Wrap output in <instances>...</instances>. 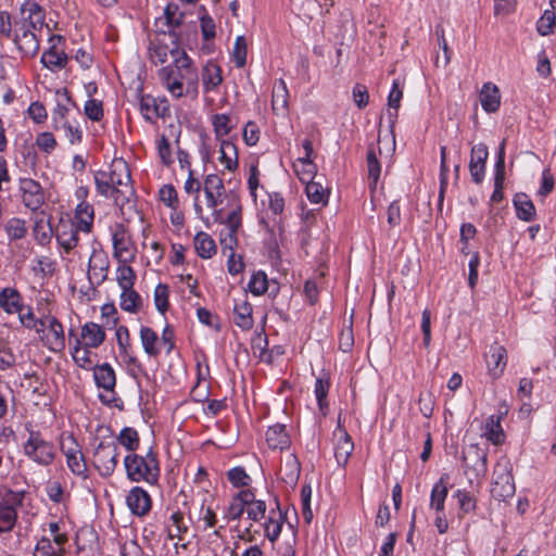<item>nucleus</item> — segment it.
Listing matches in <instances>:
<instances>
[{"mask_svg": "<svg viewBox=\"0 0 556 556\" xmlns=\"http://www.w3.org/2000/svg\"><path fill=\"white\" fill-rule=\"evenodd\" d=\"M93 380L98 389L114 392L116 387V374L109 363L96 364L92 369Z\"/></svg>", "mask_w": 556, "mask_h": 556, "instance_id": "obj_21", "label": "nucleus"}, {"mask_svg": "<svg viewBox=\"0 0 556 556\" xmlns=\"http://www.w3.org/2000/svg\"><path fill=\"white\" fill-rule=\"evenodd\" d=\"M173 47H169L163 40L153 39L149 45V56L152 63L163 64L167 61L168 55L174 59L179 55L184 50H179L175 38L172 39Z\"/></svg>", "mask_w": 556, "mask_h": 556, "instance_id": "obj_18", "label": "nucleus"}, {"mask_svg": "<svg viewBox=\"0 0 556 556\" xmlns=\"http://www.w3.org/2000/svg\"><path fill=\"white\" fill-rule=\"evenodd\" d=\"M119 448L116 442H100L93 453V466L102 477H110L118 464Z\"/></svg>", "mask_w": 556, "mask_h": 556, "instance_id": "obj_6", "label": "nucleus"}, {"mask_svg": "<svg viewBox=\"0 0 556 556\" xmlns=\"http://www.w3.org/2000/svg\"><path fill=\"white\" fill-rule=\"evenodd\" d=\"M228 480L236 488L249 486L251 477L242 467H235L227 472Z\"/></svg>", "mask_w": 556, "mask_h": 556, "instance_id": "obj_58", "label": "nucleus"}, {"mask_svg": "<svg viewBox=\"0 0 556 556\" xmlns=\"http://www.w3.org/2000/svg\"><path fill=\"white\" fill-rule=\"evenodd\" d=\"M121 307L128 313H137L142 306V299L131 287L130 289H121Z\"/></svg>", "mask_w": 556, "mask_h": 556, "instance_id": "obj_44", "label": "nucleus"}, {"mask_svg": "<svg viewBox=\"0 0 556 556\" xmlns=\"http://www.w3.org/2000/svg\"><path fill=\"white\" fill-rule=\"evenodd\" d=\"M201 77L204 92L216 91L223 83L222 68L212 61L203 66Z\"/></svg>", "mask_w": 556, "mask_h": 556, "instance_id": "obj_30", "label": "nucleus"}, {"mask_svg": "<svg viewBox=\"0 0 556 556\" xmlns=\"http://www.w3.org/2000/svg\"><path fill=\"white\" fill-rule=\"evenodd\" d=\"M194 250L201 258H211L217 248L214 239L204 231H199L193 239Z\"/></svg>", "mask_w": 556, "mask_h": 556, "instance_id": "obj_35", "label": "nucleus"}, {"mask_svg": "<svg viewBox=\"0 0 556 556\" xmlns=\"http://www.w3.org/2000/svg\"><path fill=\"white\" fill-rule=\"evenodd\" d=\"M556 16L553 11L546 10L536 23L538 33L542 36H547L553 33Z\"/></svg>", "mask_w": 556, "mask_h": 556, "instance_id": "obj_59", "label": "nucleus"}, {"mask_svg": "<svg viewBox=\"0 0 556 556\" xmlns=\"http://www.w3.org/2000/svg\"><path fill=\"white\" fill-rule=\"evenodd\" d=\"M139 108L143 118L151 123L157 118L165 119L170 115V108L166 98H154L150 94H142L140 97Z\"/></svg>", "mask_w": 556, "mask_h": 556, "instance_id": "obj_8", "label": "nucleus"}, {"mask_svg": "<svg viewBox=\"0 0 556 556\" xmlns=\"http://www.w3.org/2000/svg\"><path fill=\"white\" fill-rule=\"evenodd\" d=\"M233 200L232 208L230 213L227 215V217H224L222 214V220H214L215 223L225 225L227 227V230H230L232 232H238L239 228L242 224V206L240 204L239 199L236 197L233 192L230 193Z\"/></svg>", "mask_w": 556, "mask_h": 556, "instance_id": "obj_38", "label": "nucleus"}, {"mask_svg": "<svg viewBox=\"0 0 556 556\" xmlns=\"http://www.w3.org/2000/svg\"><path fill=\"white\" fill-rule=\"evenodd\" d=\"M115 336L121 354L128 356V362L136 365L141 371H143L141 365L137 362V358L129 355V349L131 348V344L128 328L126 326L117 327Z\"/></svg>", "mask_w": 556, "mask_h": 556, "instance_id": "obj_46", "label": "nucleus"}, {"mask_svg": "<svg viewBox=\"0 0 556 556\" xmlns=\"http://www.w3.org/2000/svg\"><path fill=\"white\" fill-rule=\"evenodd\" d=\"M58 94L64 99L65 103L61 100H58L56 106L52 112V124L55 130H60V126L65 125V123L68 122L67 113L70 109L67 106V103L72 101L67 89H63V91L58 92Z\"/></svg>", "mask_w": 556, "mask_h": 556, "instance_id": "obj_42", "label": "nucleus"}, {"mask_svg": "<svg viewBox=\"0 0 556 556\" xmlns=\"http://www.w3.org/2000/svg\"><path fill=\"white\" fill-rule=\"evenodd\" d=\"M94 210L91 204L81 201L75 208L74 225L81 230V232L90 233L93 226Z\"/></svg>", "mask_w": 556, "mask_h": 556, "instance_id": "obj_28", "label": "nucleus"}, {"mask_svg": "<svg viewBox=\"0 0 556 556\" xmlns=\"http://www.w3.org/2000/svg\"><path fill=\"white\" fill-rule=\"evenodd\" d=\"M233 60L237 67H243L247 63V41L244 37L238 36L233 47Z\"/></svg>", "mask_w": 556, "mask_h": 556, "instance_id": "obj_64", "label": "nucleus"}, {"mask_svg": "<svg viewBox=\"0 0 556 556\" xmlns=\"http://www.w3.org/2000/svg\"><path fill=\"white\" fill-rule=\"evenodd\" d=\"M331 382L327 374H323L315 381L314 393L317 400L318 409L323 416L329 412V403L327 400Z\"/></svg>", "mask_w": 556, "mask_h": 556, "instance_id": "obj_33", "label": "nucleus"}, {"mask_svg": "<svg viewBox=\"0 0 556 556\" xmlns=\"http://www.w3.org/2000/svg\"><path fill=\"white\" fill-rule=\"evenodd\" d=\"M213 127L216 137L220 139L231 130L230 118L226 114H216L213 116Z\"/></svg>", "mask_w": 556, "mask_h": 556, "instance_id": "obj_63", "label": "nucleus"}, {"mask_svg": "<svg viewBox=\"0 0 556 556\" xmlns=\"http://www.w3.org/2000/svg\"><path fill=\"white\" fill-rule=\"evenodd\" d=\"M45 20L42 7L35 0H25L20 7V20L15 22V26L42 29Z\"/></svg>", "mask_w": 556, "mask_h": 556, "instance_id": "obj_9", "label": "nucleus"}, {"mask_svg": "<svg viewBox=\"0 0 556 556\" xmlns=\"http://www.w3.org/2000/svg\"><path fill=\"white\" fill-rule=\"evenodd\" d=\"M122 444L129 452L135 453L139 446V435L134 428H124L117 437V445Z\"/></svg>", "mask_w": 556, "mask_h": 556, "instance_id": "obj_53", "label": "nucleus"}, {"mask_svg": "<svg viewBox=\"0 0 556 556\" xmlns=\"http://www.w3.org/2000/svg\"><path fill=\"white\" fill-rule=\"evenodd\" d=\"M293 168L300 180L303 182L315 178L317 170L314 162H302L298 160L294 162Z\"/></svg>", "mask_w": 556, "mask_h": 556, "instance_id": "obj_56", "label": "nucleus"}, {"mask_svg": "<svg viewBox=\"0 0 556 556\" xmlns=\"http://www.w3.org/2000/svg\"><path fill=\"white\" fill-rule=\"evenodd\" d=\"M0 307L7 314H16L25 308L23 296L17 289L7 287L0 291Z\"/></svg>", "mask_w": 556, "mask_h": 556, "instance_id": "obj_26", "label": "nucleus"}, {"mask_svg": "<svg viewBox=\"0 0 556 556\" xmlns=\"http://www.w3.org/2000/svg\"><path fill=\"white\" fill-rule=\"evenodd\" d=\"M454 496L457 498L459 509L464 514H469L476 509V500L470 492L466 490H457Z\"/></svg>", "mask_w": 556, "mask_h": 556, "instance_id": "obj_60", "label": "nucleus"}, {"mask_svg": "<svg viewBox=\"0 0 556 556\" xmlns=\"http://www.w3.org/2000/svg\"><path fill=\"white\" fill-rule=\"evenodd\" d=\"M127 478L132 482L156 484L161 469L157 453L150 447L146 454L129 453L124 458Z\"/></svg>", "mask_w": 556, "mask_h": 556, "instance_id": "obj_3", "label": "nucleus"}, {"mask_svg": "<svg viewBox=\"0 0 556 556\" xmlns=\"http://www.w3.org/2000/svg\"><path fill=\"white\" fill-rule=\"evenodd\" d=\"M305 192L308 200L312 203H323L326 204L328 202V190L323 186L320 181L315 180V178L305 182Z\"/></svg>", "mask_w": 556, "mask_h": 556, "instance_id": "obj_45", "label": "nucleus"}, {"mask_svg": "<svg viewBox=\"0 0 556 556\" xmlns=\"http://www.w3.org/2000/svg\"><path fill=\"white\" fill-rule=\"evenodd\" d=\"M60 450L65 458L83 453L79 443L72 433L63 432L59 438Z\"/></svg>", "mask_w": 556, "mask_h": 556, "instance_id": "obj_50", "label": "nucleus"}, {"mask_svg": "<svg viewBox=\"0 0 556 556\" xmlns=\"http://www.w3.org/2000/svg\"><path fill=\"white\" fill-rule=\"evenodd\" d=\"M505 140H503L500 144L496 162L494 166L495 175H494V190L491 195L492 203H498L503 200V189L505 181Z\"/></svg>", "mask_w": 556, "mask_h": 556, "instance_id": "obj_19", "label": "nucleus"}, {"mask_svg": "<svg viewBox=\"0 0 556 556\" xmlns=\"http://www.w3.org/2000/svg\"><path fill=\"white\" fill-rule=\"evenodd\" d=\"M170 525L167 526V536L173 540L181 539V534L187 532L188 527L184 525V516L180 511H174L169 518Z\"/></svg>", "mask_w": 556, "mask_h": 556, "instance_id": "obj_54", "label": "nucleus"}, {"mask_svg": "<svg viewBox=\"0 0 556 556\" xmlns=\"http://www.w3.org/2000/svg\"><path fill=\"white\" fill-rule=\"evenodd\" d=\"M91 348H87L86 345L81 344L80 340H76V344L71 351L72 358L74 363L85 369V370H92L96 364H93L92 361V353L90 351Z\"/></svg>", "mask_w": 556, "mask_h": 556, "instance_id": "obj_39", "label": "nucleus"}, {"mask_svg": "<svg viewBox=\"0 0 556 556\" xmlns=\"http://www.w3.org/2000/svg\"><path fill=\"white\" fill-rule=\"evenodd\" d=\"M137 275L129 263H119L116 269V280L121 289L134 287Z\"/></svg>", "mask_w": 556, "mask_h": 556, "instance_id": "obj_48", "label": "nucleus"}, {"mask_svg": "<svg viewBox=\"0 0 556 556\" xmlns=\"http://www.w3.org/2000/svg\"><path fill=\"white\" fill-rule=\"evenodd\" d=\"M33 232L38 244L43 247L50 243L53 235L50 223H46L42 218L35 222Z\"/></svg>", "mask_w": 556, "mask_h": 556, "instance_id": "obj_51", "label": "nucleus"}, {"mask_svg": "<svg viewBox=\"0 0 556 556\" xmlns=\"http://www.w3.org/2000/svg\"><path fill=\"white\" fill-rule=\"evenodd\" d=\"M252 305L244 295L243 299L235 300L233 323L242 330H250L253 325Z\"/></svg>", "mask_w": 556, "mask_h": 556, "instance_id": "obj_24", "label": "nucleus"}, {"mask_svg": "<svg viewBox=\"0 0 556 556\" xmlns=\"http://www.w3.org/2000/svg\"><path fill=\"white\" fill-rule=\"evenodd\" d=\"M81 230L74 225L72 220L61 219L55 228V238L58 244L64 250L65 253H70L79 242L78 233Z\"/></svg>", "mask_w": 556, "mask_h": 556, "instance_id": "obj_15", "label": "nucleus"}, {"mask_svg": "<svg viewBox=\"0 0 556 556\" xmlns=\"http://www.w3.org/2000/svg\"><path fill=\"white\" fill-rule=\"evenodd\" d=\"M514 206L517 217L525 222H531L535 217V207L526 193H517L514 197Z\"/></svg>", "mask_w": 556, "mask_h": 556, "instance_id": "obj_37", "label": "nucleus"}, {"mask_svg": "<svg viewBox=\"0 0 556 556\" xmlns=\"http://www.w3.org/2000/svg\"><path fill=\"white\" fill-rule=\"evenodd\" d=\"M276 508H270L267 520L264 523L265 536L274 543L277 541L281 533L282 525L285 521V515L280 509L279 502L276 498Z\"/></svg>", "mask_w": 556, "mask_h": 556, "instance_id": "obj_23", "label": "nucleus"}, {"mask_svg": "<svg viewBox=\"0 0 556 556\" xmlns=\"http://www.w3.org/2000/svg\"><path fill=\"white\" fill-rule=\"evenodd\" d=\"M164 17L169 27L176 28L181 25L184 14L179 12L177 4L168 3L164 9Z\"/></svg>", "mask_w": 556, "mask_h": 556, "instance_id": "obj_62", "label": "nucleus"}, {"mask_svg": "<svg viewBox=\"0 0 556 556\" xmlns=\"http://www.w3.org/2000/svg\"><path fill=\"white\" fill-rule=\"evenodd\" d=\"M488 155V148L484 143H478L471 149L469 172L472 180L478 185L483 181Z\"/></svg>", "mask_w": 556, "mask_h": 556, "instance_id": "obj_17", "label": "nucleus"}, {"mask_svg": "<svg viewBox=\"0 0 556 556\" xmlns=\"http://www.w3.org/2000/svg\"><path fill=\"white\" fill-rule=\"evenodd\" d=\"M110 261L102 250L93 249L88 262V279L91 283L100 286L108 278Z\"/></svg>", "mask_w": 556, "mask_h": 556, "instance_id": "obj_13", "label": "nucleus"}, {"mask_svg": "<svg viewBox=\"0 0 556 556\" xmlns=\"http://www.w3.org/2000/svg\"><path fill=\"white\" fill-rule=\"evenodd\" d=\"M515 494L514 478L508 471L496 473L492 483L491 495L498 501H506Z\"/></svg>", "mask_w": 556, "mask_h": 556, "instance_id": "obj_20", "label": "nucleus"}, {"mask_svg": "<svg viewBox=\"0 0 556 556\" xmlns=\"http://www.w3.org/2000/svg\"><path fill=\"white\" fill-rule=\"evenodd\" d=\"M489 374L494 378L501 377L506 367V350L503 345L494 343L485 355Z\"/></svg>", "mask_w": 556, "mask_h": 556, "instance_id": "obj_22", "label": "nucleus"}, {"mask_svg": "<svg viewBox=\"0 0 556 556\" xmlns=\"http://www.w3.org/2000/svg\"><path fill=\"white\" fill-rule=\"evenodd\" d=\"M446 476H442L439 481L434 483L430 495V507L437 513L444 511V503L447 496Z\"/></svg>", "mask_w": 556, "mask_h": 556, "instance_id": "obj_40", "label": "nucleus"}, {"mask_svg": "<svg viewBox=\"0 0 556 556\" xmlns=\"http://www.w3.org/2000/svg\"><path fill=\"white\" fill-rule=\"evenodd\" d=\"M140 341L147 355L150 357H157L160 355V338L152 328L148 326H142L140 328Z\"/></svg>", "mask_w": 556, "mask_h": 556, "instance_id": "obj_34", "label": "nucleus"}, {"mask_svg": "<svg viewBox=\"0 0 556 556\" xmlns=\"http://www.w3.org/2000/svg\"><path fill=\"white\" fill-rule=\"evenodd\" d=\"M22 201L30 211L39 210L45 203V193L40 184L31 178L20 179Z\"/></svg>", "mask_w": 556, "mask_h": 556, "instance_id": "obj_11", "label": "nucleus"}, {"mask_svg": "<svg viewBox=\"0 0 556 556\" xmlns=\"http://www.w3.org/2000/svg\"><path fill=\"white\" fill-rule=\"evenodd\" d=\"M28 438L23 444V453L31 462L39 466H50L56 457V448L53 442L43 438L39 430L28 429Z\"/></svg>", "mask_w": 556, "mask_h": 556, "instance_id": "obj_4", "label": "nucleus"}, {"mask_svg": "<svg viewBox=\"0 0 556 556\" xmlns=\"http://www.w3.org/2000/svg\"><path fill=\"white\" fill-rule=\"evenodd\" d=\"M81 339L87 348H99L105 341V331L102 326L88 321L81 327Z\"/></svg>", "mask_w": 556, "mask_h": 556, "instance_id": "obj_31", "label": "nucleus"}, {"mask_svg": "<svg viewBox=\"0 0 556 556\" xmlns=\"http://www.w3.org/2000/svg\"><path fill=\"white\" fill-rule=\"evenodd\" d=\"M333 437L336 439L334 443V457L339 466H345L353 450L354 443L345 430V428L341 425V420H338V425L336 430L333 431Z\"/></svg>", "mask_w": 556, "mask_h": 556, "instance_id": "obj_14", "label": "nucleus"}, {"mask_svg": "<svg viewBox=\"0 0 556 556\" xmlns=\"http://www.w3.org/2000/svg\"><path fill=\"white\" fill-rule=\"evenodd\" d=\"M113 256L118 263H131L136 258V248L123 225H116L112 232Z\"/></svg>", "mask_w": 556, "mask_h": 556, "instance_id": "obj_7", "label": "nucleus"}, {"mask_svg": "<svg viewBox=\"0 0 556 556\" xmlns=\"http://www.w3.org/2000/svg\"><path fill=\"white\" fill-rule=\"evenodd\" d=\"M85 115L92 122H99L103 117V104L98 99H89L84 105Z\"/></svg>", "mask_w": 556, "mask_h": 556, "instance_id": "obj_57", "label": "nucleus"}, {"mask_svg": "<svg viewBox=\"0 0 556 556\" xmlns=\"http://www.w3.org/2000/svg\"><path fill=\"white\" fill-rule=\"evenodd\" d=\"M62 41V36H51L49 39L50 48L47 51H45L41 55L40 61L42 65L52 72H56L64 68L68 61L66 53L62 49L58 48V43Z\"/></svg>", "mask_w": 556, "mask_h": 556, "instance_id": "obj_12", "label": "nucleus"}, {"mask_svg": "<svg viewBox=\"0 0 556 556\" xmlns=\"http://www.w3.org/2000/svg\"><path fill=\"white\" fill-rule=\"evenodd\" d=\"M126 504L134 515L143 517L151 510L152 500L144 489L134 486L126 496Z\"/></svg>", "mask_w": 556, "mask_h": 556, "instance_id": "obj_16", "label": "nucleus"}, {"mask_svg": "<svg viewBox=\"0 0 556 556\" xmlns=\"http://www.w3.org/2000/svg\"><path fill=\"white\" fill-rule=\"evenodd\" d=\"M301 472V465L294 454H290L280 468L281 479L290 485H295Z\"/></svg>", "mask_w": 556, "mask_h": 556, "instance_id": "obj_41", "label": "nucleus"}, {"mask_svg": "<svg viewBox=\"0 0 556 556\" xmlns=\"http://www.w3.org/2000/svg\"><path fill=\"white\" fill-rule=\"evenodd\" d=\"M23 492L7 490L0 496V534L11 531L17 520V507L22 505Z\"/></svg>", "mask_w": 556, "mask_h": 556, "instance_id": "obj_5", "label": "nucleus"}, {"mask_svg": "<svg viewBox=\"0 0 556 556\" xmlns=\"http://www.w3.org/2000/svg\"><path fill=\"white\" fill-rule=\"evenodd\" d=\"M480 103L488 113H494L500 109L501 94L496 85L492 83L483 84L480 91Z\"/></svg>", "mask_w": 556, "mask_h": 556, "instance_id": "obj_29", "label": "nucleus"}, {"mask_svg": "<svg viewBox=\"0 0 556 556\" xmlns=\"http://www.w3.org/2000/svg\"><path fill=\"white\" fill-rule=\"evenodd\" d=\"M266 442L273 450H286L290 445V438L283 425H275L266 431Z\"/></svg>", "mask_w": 556, "mask_h": 556, "instance_id": "obj_32", "label": "nucleus"}, {"mask_svg": "<svg viewBox=\"0 0 556 556\" xmlns=\"http://www.w3.org/2000/svg\"><path fill=\"white\" fill-rule=\"evenodd\" d=\"M203 190L208 207H215L214 194H225L226 189L223 179L214 174L207 175L203 182Z\"/></svg>", "mask_w": 556, "mask_h": 556, "instance_id": "obj_36", "label": "nucleus"}, {"mask_svg": "<svg viewBox=\"0 0 556 556\" xmlns=\"http://www.w3.org/2000/svg\"><path fill=\"white\" fill-rule=\"evenodd\" d=\"M66 465L76 477L87 480L89 478L88 467L83 453L66 458Z\"/></svg>", "mask_w": 556, "mask_h": 556, "instance_id": "obj_52", "label": "nucleus"}, {"mask_svg": "<svg viewBox=\"0 0 556 556\" xmlns=\"http://www.w3.org/2000/svg\"><path fill=\"white\" fill-rule=\"evenodd\" d=\"M154 303L161 314H165L168 309V287L166 285L160 283L156 286L154 290Z\"/></svg>", "mask_w": 556, "mask_h": 556, "instance_id": "obj_61", "label": "nucleus"}, {"mask_svg": "<svg viewBox=\"0 0 556 556\" xmlns=\"http://www.w3.org/2000/svg\"><path fill=\"white\" fill-rule=\"evenodd\" d=\"M366 163H367V172H368V178L371 180L370 187L376 188L377 182L380 177L381 173V165L378 161L376 151L374 147H368L367 156H366Z\"/></svg>", "mask_w": 556, "mask_h": 556, "instance_id": "obj_49", "label": "nucleus"}, {"mask_svg": "<svg viewBox=\"0 0 556 556\" xmlns=\"http://www.w3.org/2000/svg\"><path fill=\"white\" fill-rule=\"evenodd\" d=\"M289 91L283 79L275 81L271 94V109L276 115L286 116L289 112Z\"/></svg>", "mask_w": 556, "mask_h": 556, "instance_id": "obj_25", "label": "nucleus"}, {"mask_svg": "<svg viewBox=\"0 0 556 556\" xmlns=\"http://www.w3.org/2000/svg\"><path fill=\"white\" fill-rule=\"evenodd\" d=\"M159 77L174 98L198 93V72L186 51L179 53L172 64L162 67Z\"/></svg>", "mask_w": 556, "mask_h": 556, "instance_id": "obj_2", "label": "nucleus"}, {"mask_svg": "<svg viewBox=\"0 0 556 556\" xmlns=\"http://www.w3.org/2000/svg\"><path fill=\"white\" fill-rule=\"evenodd\" d=\"M248 289L253 295H262L268 290L267 275L263 270L253 273Z\"/></svg>", "mask_w": 556, "mask_h": 556, "instance_id": "obj_55", "label": "nucleus"}, {"mask_svg": "<svg viewBox=\"0 0 556 556\" xmlns=\"http://www.w3.org/2000/svg\"><path fill=\"white\" fill-rule=\"evenodd\" d=\"M93 179L97 192L106 199H113L123 213L126 206L129 210L134 207L131 175L128 164L123 159H114L109 170H97Z\"/></svg>", "mask_w": 556, "mask_h": 556, "instance_id": "obj_1", "label": "nucleus"}, {"mask_svg": "<svg viewBox=\"0 0 556 556\" xmlns=\"http://www.w3.org/2000/svg\"><path fill=\"white\" fill-rule=\"evenodd\" d=\"M485 437L494 444H501L504 441L505 434L501 426L500 416H490L485 421Z\"/></svg>", "mask_w": 556, "mask_h": 556, "instance_id": "obj_47", "label": "nucleus"}, {"mask_svg": "<svg viewBox=\"0 0 556 556\" xmlns=\"http://www.w3.org/2000/svg\"><path fill=\"white\" fill-rule=\"evenodd\" d=\"M40 30L41 29L15 26L12 39L23 56L33 58L37 54L40 41L37 38L36 31Z\"/></svg>", "mask_w": 556, "mask_h": 556, "instance_id": "obj_10", "label": "nucleus"}, {"mask_svg": "<svg viewBox=\"0 0 556 556\" xmlns=\"http://www.w3.org/2000/svg\"><path fill=\"white\" fill-rule=\"evenodd\" d=\"M48 346L51 351L60 352L65 349V333L61 321L55 317L48 315Z\"/></svg>", "mask_w": 556, "mask_h": 556, "instance_id": "obj_27", "label": "nucleus"}, {"mask_svg": "<svg viewBox=\"0 0 556 556\" xmlns=\"http://www.w3.org/2000/svg\"><path fill=\"white\" fill-rule=\"evenodd\" d=\"M9 241L24 239L28 232L26 222L18 217L8 219L3 226Z\"/></svg>", "mask_w": 556, "mask_h": 556, "instance_id": "obj_43", "label": "nucleus"}]
</instances>
